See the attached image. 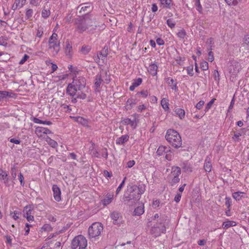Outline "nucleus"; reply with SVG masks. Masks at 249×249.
I'll list each match as a JSON object with an SVG mask.
<instances>
[{
    "label": "nucleus",
    "instance_id": "nucleus-1",
    "mask_svg": "<svg viewBox=\"0 0 249 249\" xmlns=\"http://www.w3.org/2000/svg\"><path fill=\"white\" fill-rule=\"evenodd\" d=\"M86 80L83 76H75L73 78L72 83H70L67 88L66 93L70 96L76 97L81 99L87 98L89 88L86 87Z\"/></svg>",
    "mask_w": 249,
    "mask_h": 249
},
{
    "label": "nucleus",
    "instance_id": "nucleus-2",
    "mask_svg": "<svg viewBox=\"0 0 249 249\" xmlns=\"http://www.w3.org/2000/svg\"><path fill=\"white\" fill-rule=\"evenodd\" d=\"M145 190L144 184L131 186L124 195V201L128 203L130 201H133L132 202L135 203L139 201Z\"/></svg>",
    "mask_w": 249,
    "mask_h": 249
},
{
    "label": "nucleus",
    "instance_id": "nucleus-3",
    "mask_svg": "<svg viewBox=\"0 0 249 249\" xmlns=\"http://www.w3.org/2000/svg\"><path fill=\"white\" fill-rule=\"evenodd\" d=\"M165 137L167 142L176 148L180 147L182 145L181 137L179 134L174 129H168Z\"/></svg>",
    "mask_w": 249,
    "mask_h": 249
},
{
    "label": "nucleus",
    "instance_id": "nucleus-4",
    "mask_svg": "<svg viewBox=\"0 0 249 249\" xmlns=\"http://www.w3.org/2000/svg\"><path fill=\"white\" fill-rule=\"evenodd\" d=\"M103 230V225L99 222L93 223L88 230V234L89 238L96 239L100 235L101 232Z\"/></svg>",
    "mask_w": 249,
    "mask_h": 249
},
{
    "label": "nucleus",
    "instance_id": "nucleus-5",
    "mask_svg": "<svg viewBox=\"0 0 249 249\" xmlns=\"http://www.w3.org/2000/svg\"><path fill=\"white\" fill-rule=\"evenodd\" d=\"M87 246V240L82 235L75 236L71 241V249H86Z\"/></svg>",
    "mask_w": 249,
    "mask_h": 249
},
{
    "label": "nucleus",
    "instance_id": "nucleus-6",
    "mask_svg": "<svg viewBox=\"0 0 249 249\" xmlns=\"http://www.w3.org/2000/svg\"><path fill=\"white\" fill-rule=\"evenodd\" d=\"M241 69L240 64L236 61L231 60L229 61L227 64V71L230 74L231 79L234 78Z\"/></svg>",
    "mask_w": 249,
    "mask_h": 249
},
{
    "label": "nucleus",
    "instance_id": "nucleus-7",
    "mask_svg": "<svg viewBox=\"0 0 249 249\" xmlns=\"http://www.w3.org/2000/svg\"><path fill=\"white\" fill-rule=\"evenodd\" d=\"M105 76L106 77L105 80L106 81V83H108L110 81V76L107 75V71H100L95 76L94 79V87L95 88L96 91H99L101 84L103 81V78Z\"/></svg>",
    "mask_w": 249,
    "mask_h": 249
},
{
    "label": "nucleus",
    "instance_id": "nucleus-8",
    "mask_svg": "<svg viewBox=\"0 0 249 249\" xmlns=\"http://www.w3.org/2000/svg\"><path fill=\"white\" fill-rule=\"evenodd\" d=\"M165 219L163 217L160 218L157 223L152 228V232L155 234V236H159L161 233H165L166 228L164 225Z\"/></svg>",
    "mask_w": 249,
    "mask_h": 249
},
{
    "label": "nucleus",
    "instance_id": "nucleus-9",
    "mask_svg": "<svg viewBox=\"0 0 249 249\" xmlns=\"http://www.w3.org/2000/svg\"><path fill=\"white\" fill-rule=\"evenodd\" d=\"M74 24L76 25V29L79 32L82 33L88 29V25L84 22L83 18L80 16L74 20Z\"/></svg>",
    "mask_w": 249,
    "mask_h": 249
},
{
    "label": "nucleus",
    "instance_id": "nucleus-10",
    "mask_svg": "<svg viewBox=\"0 0 249 249\" xmlns=\"http://www.w3.org/2000/svg\"><path fill=\"white\" fill-rule=\"evenodd\" d=\"M77 9H79V13L82 15H89V14L92 10V6L90 3H85L80 4Z\"/></svg>",
    "mask_w": 249,
    "mask_h": 249
},
{
    "label": "nucleus",
    "instance_id": "nucleus-11",
    "mask_svg": "<svg viewBox=\"0 0 249 249\" xmlns=\"http://www.w3.org/2000/svg\"><path fill=\"white\" fill-rule=\"evenodd\" d=\"M84 20V22L88 25V28L92 27V30L96 28L97 25L95 24V18H93L91 15H85L82 17Z\"/></svg>",
    "mask_w": 249,
    "mask_h": 249
},
{
    "label": "nucleus",
    "instance_id": "nucleus-12",
    "mask_svg": "<svg viewBox=\"0 0 249 249\" xmlns=\"http://www.w3.org/2000/svg\"><path fill=\"white\" fill-rule=\"evenodd\" d=\"M58 35L57 34L53 33L50 37L49 39V47L54 48L57 49L56 47H60V41L57 39Z\"/></svg>",
    "mask_w": 249,
    "mask_h": 249
},
{
    "label": "nucleus",
    "instance_id": "nucleus-13",
    "mask_svg": "<svg viewBox=\"0 0 249 249\" xmlns=\"http://www.w3.org/2000/svg\"><path fill=\"white\" fill-rule=\"evenodd\" d=\"M70 117L75 122L81 124L84 127L89 128V119H85L80 116H70Z\"/></svg>",
    "mask_w": 249,
    "mask_h": 249
},
{
    "label": "nucleus",
    "instance_id": "nucleus-14",
    "mask_svg": "<svg viewBox=\"0 0 249 249\" xmlns=\"http://www.w3.org/2000/svg\"><path fill=\"white\" fill-rule=\"evenodd\" d=\"M110 217L113 220L114 225H120L121 223L122 216L120 213L114 211L110 214Z\"/></svg>",
    "mask_w": 249,
    "mask_h": 249
},
{
    "label": "nucleus",
    "instance_id": "nucleus-15",
    "mask_svg": "<svg viewBox=\"0 0 249 249\" xmlns=\"http://www.w3.org/2000/svg\"><path fill=\"white\" fill-rule=\"evenodd\" d=\"M53 191V196L54 199L57 202H60L61 200V192L59 187L57 185H53L52 187Z\"/></svg>",
    "mask_w": 249,
    "mask_h": 249
},
{
    "label": "nucleus",
    "instance_id": "nucleus-16",
    "mask_svg": "<svg viewBox=\"0 0 249 249\" xmlns=\"http://www.w3.org/2000/svg\"><path fill=\"white\" fill-rule=\"evenodd\" d=\"M108 47L106 46L98 53L96 59L97 62H99L100 59L104 60L107 56L108 54Z\"/></svg>",
    "mask_w": 249,
    "mask_h": 249
},
{
    "label": "nucleus",
    "instance_id": "nucleus-17",
    "mask_svg": "<svg viewBox=\"0 0 249 249\" xmlns=\"http://www.w3.org/2000/svg\"><path fill=\"white\" fill-rule=\"evenodd\" d=\"M113 198V194L112 193H107L105 197L101 200V202L104 206L109 204Z\"/></svg>",
    "mask_w": 249,
    "mask_h": 249
},
{
    "label": "nucleus",
    "instance_id": "nucleus-18",
    "mask_svg": "<svg viewBox=\"0 0 249 249\" xmlns=\"http://www.w3.org/2000/svg\"><path fill=\"white\" fill-rule=\"evenodd\" d=\"M180 166L185 172L191 173L193 171L192 166L188 161H183L180 163Z\"/></svg>",
    "mask_w": 249,
    "mask_h": 249
},
{
    "label": "nucleus",
    "instance_id": "nucleus-19",
    "mask_svg": "<svg viewBox=\"0 0 249 249\" xmlns=\"http://www.w3.org/2000/svg\"><path fill=\"white\" fill-rule=\"evenodd\" d=\"M163 8L171 9L174 5L172 0H159Z\"/></svg>",
    "mask_w": 249,
    "mask_h": 249
},
{
    "label": "nucleus",
    "instance_id": "nucleus-20",
    "mask_svg": "<svg viewBox=\"0 0 249 249\" xmlns=\"http://www.w3.org/2000/svg\"><path fill=\"white\" fill-rule=\"evenodd\" d=\"M129 136L128 135H122L116 140V143L118 145H122L127 142L129 140Z\"/></svg>",
    "mask_w": 249,
    "mask_h": 249
},
{
    "label": "nucleus",
    "instance_id": "nucleus-21",
    "mask_svg": "<svg viewBox=\"0 0 249 249\" xmlns=\"http://www.w3.org/2000/svg\"><path fill=\"white\" fill-rule=\"evenodd\" d=\"M212 168V165L211 162V159L209 157H207L205 160L204 164V169L206 172H210Z\"/></svg>",
    "mask_w": 249,
    "mask_h": 249
},
{
    "label": "nucleus",
    "instance_id": "nucleus-22",
    "mask_svg": "<svg viewBox=\"0 0 249 249\" xmlns=\"http://www.w3.org/2000/svg\"><path fill=\"white\" fill-rule=\"evenodd\" d=\"M142 79L141 78H138L133 80L131 86L129 87V89L131 91H133L135 89L140 86L142 83Z\"/></svg>",
    "mask_w": 249,
    "mask_h": 249
},
{
    "label": "nucleus",
    "instance_id": "nucleus-23",
    "mask_svg": "<svg viewBox=\"0 0 249 249\" xmlns=\"http://www.w3.org/2000/svg\"><path fill=\"white\" fill-rule=\"evenodd\" d=\"M158 66L155 63H152L149 66L148 71L153 76H155L157 73Z\"/></svg>",
    "mask_w": 249,
    "mask_h": 249
},
{
    "label": "nucleus",
    "instance_id": "nucleus-24",
    "mask_svg": "<svg viewBox=\"0 0 249 249\" xmlns=\"http://www.w3.org/2000/svg\"><path fill=\"white\" fill-rule=\"evenodd\" d=\"M180 174L181 169L180 167L178 166L173 167L172 168V171L170 177H179V176Z\"/></svg>",
    "mask_w": 249,
    "mask_h": 249
},
{
    "label": "nucleus",
    "instance_id": "nucleus-25",
    "mask_svg": "<svg viewBox=\"0 0 249 249\" xmlns=\"http://www.w3.org/2000/svg\"><path fill=\"white\" fill-rule=\"evenodd\" d=\"M0 179L3 180L5 184H7L9 182L8 175L5 171L0 170Z\"/></svg>",
    "mask_w": 249,
    "mask_h": 249
},
{
    "label": "nucleus",
    "instance_id": "nucleus-26",
    "mask_svg": "<svg viewBox=\"0 0 249 249\" xmlns=\"http://www.w3.org/2000/svg\"><path fill=\"white\" fill-rule=\"evenodd\" d=\"M174 112L180 119H182L184 118L185 111L184 109L180 108H175L174 109Z\"/></svg>",
    "mask_w": 249,
    "mask_h": 249
},
{
    "label": "nucleus",
    "instance_id": "nucleus-27",
    "mask_svg": "<svg viewBox=\"0 0 249 249\" xmlns=\"http://www.w3.org/2000/svg\"><path fill=\"white\" fill-rule=\"evenodd\" d=\"M66 46L65 47V54L66 55L69 57H71L72 55L71 51H72V46L70 44L68 41L66 42Z\"/></svg>",
    "mask_w": 249,
    "mask_h": 249
},
{
    "label": "nucleus",
    "instance_id": "nucleus-28",
    "mask_svg": "<svg viewBox=\"0 0 249 249\" xmlns=\"http://www.w3.org/2000/svg\"><path fill=\"white\" fill-rule=\"evenodd\" d=\"M126 106L128 109H131L135 105L137 104V99L130 98L126 101Z\"/></svg>",
    "mask_w": 249,
    "mask_h": 249
},
{
    "label": "nucleus",
    "instance_id": "nucleus-29",
    "mask_svg": "<svg viewBox=\"0 0 249 249\" xmlns=\"http://www.w3.org/2000/svg\"><path fill=\"white\" fill-rule=\"evenodd\" d=\"M168 149L169 148L165 146L162 145L160 146L156 152V153L158 155L161 156L163 155L164 152H167Z\"/></svg>",
    "mask_w": 249,
    "mask_h": 249
},
{
    "label": "nucleus",
    "instance_id": "nucleus-30",
    "mask_svg": "<svg viewBox=\"0 0 249 249\" xmlns=\"http://www.w3.org/2000/svg\"><path fill=\"white\" fill-rule=\"evenodd\" d=\"M36 132L44 134H49L52 133V132L50 129L43 127H38L37 128Z\"/></svg>",
    "mask_w": 249,
    "mask_h": 249
},
{
    "label": "nucleus",
    "instance_id": "nucleus-31",
    "mask_svg": "<svg viewBox=\"0 0 249 249\" xmlns=\"http://www.w3.org/2000/svg\"><path fill=\"white\" fill-rule=\"evenodd\" d=\"M245 194V193L244 192L240 191L234 192L232 194V197L236 201H240L243 197V196L242 195Z\"/></svg>",
    "mask_w": 249,
    "mask_h": 249
},
{
    "label": "nucleus",
    "instance_id": "nucleus-32",
    "mask_svg": "<svg viewBox=\"0 0 249 249\" xmlns=\"http://www.w3.org/2000/svg\"><path fill=\"white\" fill-rule=\"evenodd\" d=\"M236 224V222L233 221H228L224 222L223 223V227L224 229H228L230 227L235 226Z\"/></svg>",
    "mask_w": 249,
    "mask_h": 249
},
{
    "label": "nucleus",
    "instance_id": "nucleus-33",
    "mask_svg": "<svg viewBox=\"0 0 249 249\" xmlns=\"http://www.w3.org/2000/svg\"><path fill=\"white\" fill-rule=\"evenodd\" d=\"M46 141L47 142V143L49 145H50L51 147H52L53 148H55L58 145V144L56 141L51 139L49 137H47L46 138Z\"/></svg>",
    "mask_w": 249,
    "mask_h": 249
},
{
    "label": "nucleus",
    "instance_id": "nucleus-34",
    "mask_svg": "<svg viewBox=\"0 0 249 249\" xmlns=\"http://www.w3.org/2000/svg\"><path fill=\"white\" fill-rule=\"evenodd\" d=\"M244 134H245V132H244L243 129H240L239 131H236L234 133V136L232 138H233V139L235 141H238L239 137L241 136L242 135H243Z\"/></svg>",
    "mask_w": 249,
    "mask_h": 249
},
{
    "label": "nucleus",
    "instance_id": "nucleus-35",
    "mask_svg": "<svg viewBox=\"0 0 249 249\" xmlns=\"http://www.w3.org/2000/svg\"><path fill=\"white\" fill-rule=\"evenodd\" d=\"M144 213L143 207H138L136 208L134 211V214L135 215H141Z\"/></svg>",
    "mask_w": 249,
    "mask_h": 249
},
{
    "label": "nucleus",
    "instance_id": "nucleus-36",
    "mask_svg": "<svg viewBox=\"0 0 249 249\" xmlns=\"http://www.w3.org/2000/svg\"><path fill=\"white\" fill-rule=\"evenodd\" d=\"M32 209L31 207L28 206H26L24 208L23 213H24V217H26L28 216L31 215Z\"/></svg>",
    "mask_w": 249,
    "mask_h": 249
},
{
    "label": "nucleus",
    "instance_id": "nucleus-37",
    "mask_svg": "<svg viewBox=\"0 0 249 249\" xmlns=\"http://www.w3.org/2000/svg\"><path fill=\"white\" fill-rule=\"evenodd\" d=\"M43 31L44 29L43 27L41 26H38L37 28L36 29V38L37 37L40 38L42 36Z\"/></svg>",
    "mask_w": 249,
    "mask_h": 249
},
{
    "label": "nucleus",
    "instance_id": "nucleus-38",
    "mask_svg": "<svg viewBox=\"0 0 249 249\" xmlns=\"http://www.w3.org/2000/svg\"><path fill=\"white\" fill-rule=\"evenodd\" d=\"M161 105L163 108L165 110H167L169 109V103L168 102V100L166 98H163L161 101Z\"/></svg>",
    "mask_w": 249,
    "mask_h": 249
},
{
    "label": "nucleus",
    "instance_id": "nucleus-39",
    "mask_svg": "<svg viewBox=\"0 0 249 249\" xmlns=\"http://www.w3.org/2000/svg\"><path fill=\"white\" fill-rule=\"evenodd\" d=\"M51 14V11L49 9H43L41 12V16L44 19L47 18Z\"/></svg>",
    "mask_w": 249,
    "mask_h": 249
},
{
    "label": "nucleus",
    "instance_id": "nucleus-40",
    "mask_svg": "<svg viewBox=\"0 0 249 249\" xmlns=\"http://www.w3.org/2000/svg\"><path fill=\"white\" fill-rule=\"evenodd\" d=\"M166 23L168 27H169L170 28L173 29L175 27L176 25V22L174 20V19L172 18H168L166 20Z\"/></svg>",
    "mask_w": 249,
    "mask_h": 249
},
{
    "label": "nucleus",
    "instance_id": "nucleus-41",
    "mask_svg": "<svg viewBox=\"0 0 249 249\" xmlns=\"http://www.w3.org/2000/svg\"><path fill=\"white\" fill-rule=\"evenodd\" d=\"M13 95H14V94L12 92H9L7 91H0V96L1 97H12Z\"/></svg>",
    "mask_w": 249,
    "mask_h": 249
},
{
    "label": "nucleus",
    "instance_id": "nucleus-42",
    "mask_svg": "<svg viewBox=\"0 0 249 249\" xmlns=\"http://www.w3.org/2000/svg\"><path fill=\"white\" fill-rule=\"evenodd\" d=\"M178 37L180 39H184L186 36V33L184 29L180 30L178 32L177 34Z\"/></svg>",
    "mask_w": 249,
    "mask_h": 249
},
{
    "label": "nucleus",
    "instance_id": "nucleus-43",
    "mask_svg": "<svg viewBox=\"0 0 249 249\" xmlns=\"http://www.w3.org/2000/svg\"><path fill=\"white\" fill-rule=\"evenodd\" d=\"M56 48L57 49H55V47H54V48L52 47L48 48L49 50L51 51L53 56L56 55L59 51H60V47H56Z\"/></svg>",
    "mask_w": 249,
    "mask_h": 249
},
{
    "label": "nucleus",
    "instance_id": "nucleus-44",
    "mask_svg": "<svg viewBox=\"0 0 249 249\" xmlns=\"http://www.w3.org/2000/svg\"><path fill=\"white\" fill-rule=\"evenodd\" d=\"M122 123L125 125L130 124L131 126H133L135 123L134 121H132L130 119L125 118L122 121Z\"/></svg>",
    "mask_w": 249,
    "mask_h": 249
},
{
    "label": "nucleus",
    "instance_id": "nucleus-45",
    "mask_svg": "<svg viewBox=\"0 0 249 249\" xmlns=\"http://www.w3.org/2000/svg\"><path fill=\"white\" fill-rule=\"evenodd\" d=\"M20 214V212L15 211L14 212H11L10 215L14 219L16 220L18 218Z\"/></svg>",
    "mask_w": 249,
    "mask_h": 249
},
{
    "label": "nucleus",
    "instance_id": "nucleus-46",
    "mask_svg": "<svg viewBox=\"0 0 249 249\" xmlns=\"http://www.w3.org/2000/svg\"><path fill=\"white\" fill-rule=\"evenodd\" d=\"M33 10L32 9H28L25 13V17L27 19H30L33 14Z\"/></svg>",
    "mask_w": 249,
    "mask_h": 249
},
{
    "label": "nucleus",
    "instance_id": "nucleus-47",
    "mask_svg": "<svg viewBox=\"0 0 249 249\" xmlns=\"http://www.w3.org/2000/svg\"><path fill=\"white\" fill-rule=\"evenodd\" d=\"M241 0H225L229 5H236Z\"/></svg>",
    "mask_w": 249,
    "mask_h": 249
},
{
    "label": "nucleus",
    "instance_id": "nucleus-48",
    "mask_svg": "<svg viewBox=\"0 0 249 249\" xmlns=\"http://www.w3.org/2000/svg\"><path fill=\"white\" fill-rule=\"evenodd\" d=\"M172 178L171 180V181H170V184H171V186H174L175 184H176L177 183H178L180 180L179 177H172Z\"/></svg>",
    "mask_w": 249,
    "mask_h": 249
},
{
    "label": "nucleus",
    "instance_id": "nucleus-49",
    "mask_svg": "<svg viewBox=\"0 0 249 249\" xmlns=\"http://www.w3.org/2000/svg\"><path fill=\"white\" fill-rule=\"evenodd\" d=\"M246 46V49L249 50V35H247L244 37V46Z\"/></svg>",
    "mask_w": 249,
    "mask_h": 249
},
{
    "label": "nucleus",
    "instance_id": "nucleus-50",
    "mask_svg": "<svg viewBox=\"0 0 249 249\" xmlns=\"http://www.w3.org/2000/svg\"><path fill=\"white\" fill-rule=\"evenodd\" d=\"M195 5L196 6V10L198 11L199 14H202V7L200 4V2H195Z\"/></svg>",
    "mask_w": 249,
    "mask_h": 249
},
{
    "label": "nucleus",
    "instance_id": "nucleus-51",
    "mask_svg": "<svg viewBox=\"0 0 249 249\" xmlns=\"http://www.w3.org/2000/svg\"><path fill=\"white\" fill-rule=\"evenodd\" d=\"M225 200H226L225 205L228 208V211H230V207L231 205V198L229 197H226Z\"/></svg>",
    "mask_w": 249,
    "mask_h": 249
},
{
    "label": "nucleus",
    "instance_id": "nucleus-52",
    "mask_svg": "<svg viewBox=\"0 0 249 249\" xmlns=\"http://www.w3.org/2000/svg\"><path fill=\"white\" fill-rule=\"evenodd\" d=\"M215 100V99H213L209 103H207V104L206 105V106L205 107V112L208 111L211 108Z\"/></svg>",
    "mask_w": 249,
    "mask_h": 249
},
{
    "label": "nucleus",
    "instance_id": "nucleus-53",
    "mask_svg": "<svg viewBox=\"0 0 249 249\" xmlns=\"http://www.w3.org/2000/svg\"><path fill=\"white\" fill-rule=\"evenodd\" d=\"M26 0H16L15 3L17 4L19 8H22L25 4Z\"/></svg>",
    "mask_w": 249,
    "mask_h": 249
},
{
    "label": "nucleus",
    "instance_id": "nucleus-54",
    "mask_svg": "<svg viewBox=\"0 0 249 249\" xmlns=\"http://www.w3.org/2000/svg\"><path fill=\"white\" fill-rule=\"evenodd\" d=\"M200 68L203 71H206L208 69V63L206 61H203L200 63Z\"/></svg>",
    "mask_w": 249,
    "mask_h": 249
},
{
    "label": "nucleus",
    "instance_id": "nucleus-55",
    "mask_svg": "<svg viewBox=\"0 0 249 249\" xmlns=\"http://www.w3.org/2000/svg\"><path fill=\"white\" fill-rule=\"evenodd\" d=\"M52 227L51 226V225L49 224H44L41 228V230L44 231H52Z\"/></svg>",
    "mask_w": 249,
    "mask_h": 249
},
{
    "label": "nucleus",
    "instance_id": "nucleus-56",
    "mask_svg": "<svg viewBox=\"0 0 249 249\" xmlns=\"http://www.w3.org/2000/svg\"><path fill=\"white\" fill-rule=\"evenodd\" d=\"M141 95L142 97L145 98L148 95V92L147 90H142L140 92H138L136 94V95L139 96Z\"/></svg>",
    "mask_w": 249,
    "mask_h": 249
},
{
    "label": "nucleus",
    "instance_id": "nucleus-57",
    "mask_svg": "<svg viewBox=\"0 0 249 249\" xmlns=\"http://www.w3.org/2000/svg\"><path fill=\"white\" fill-rule=\"evenodd\" d=\"M41 0H30V4L33 6H37L40 5Z\"/></svg>",
    "mask_w": 249,
    "mask_h": 249
},
{
    "label": "nucleus",
    "instance_id": "nucleus-58",
    "mask_svg": "<svg viewBox=\"0 0 249 249\" xmlns=\"http://www.w3.org/2000/svg\"><path fill=\"white\" fill-rule=\"evenodd\" d=\"M90 51V48L88 46H83L81 49V53L84 54H87Z\"/></svg>",
    "mask_w": 249,
    "mask_h": 249
},
{
    "label": "nucleus",
    "instance_id": "nucleus-59",
    "mask_svg": "<svg viewBox=\"0 0 249 249\" xmlns=\"http://www.w3.org/2000/svg\"><path fill=\"white\" fill-rule=\"evenodd\" d=\"M213 75L214 80L218 82L219 81L220 78H219V72L217 70L214 71Z\"/></svg>",
    "mask_w": 249,
    "mask_h": 249
},
{
    "label": "nucleus",
    "instance_id": "nucleus-60",
    "mask_svg": "<svg viewBox=\"0 0 249 249\" xmlns=\"http://www.w3.org/2000/svg\"><path fill=\"white\" fill-rule=\"evenodd\" d=\"M11 175L14 179H15L17 176V171H16V167H15V165H14L11 168Z\"/></svg>",
    "mask_w": 249,
    "mask_h": 249
},
{
    "label": "nucleus",
    "instance_id": "nucleus-61",
    "mask_svg": "<svg viewBox=\"0 0 249 249\" xmlns=\"http://www.w3.org/2000/svg\"><path fill=\"white\" fill-rule=\"evenodd\" d=\"M125 179H126V177H125L124 178V179L122 181V182H121V183L120 184V185L117 188V189L116 190V194H118L119 193V192L121 191V190L122 189L123 187L124 186Z\"/></svg>",
    "mask_w": 249,
    "mask_h": 249
},
{
    "label": "nucleus",
    "instance_id": "nucleus-62",
    "mask_svg": "<svg viewBox=\"0 0 249 249\" xmlns=\"http://www.w3.org/2000/svg\"><path fill=\"white\" fill-rule=\"evenodd\" d=\"M19 180L20 183V185L22 186H24L25 185V182L24 180V177L21 173H20L18 176Z\"/></svg>",
    "mask_w": 249,
    "mask_h": 249
},
{
    "label": "nucleus",
    "instance_id": "nucleus-63",
    "mask_svg": "<svg viewBox=\"0 0 249 249\" xmlns=\"http://www.w3.org/2000/svg\"><path fill=\"white\" fill-rule=\"evenodd\" d=\"M212 49L211 48L210 49V51L208 53V60L210 62H212L214 60L213 54V53L212 52Z\"/></svg>",
    "mask_w": 249,
    "mask_h": 249
},
{
    "label": "nucleus",
    "instance_id": "nucleus-64",
    "mask_svg": "<svg viewBox=\"0 0 249 249\" xmlns=\"http://www.w3.org/2000/svg\"><path fill=\"white\" fill-rule=\"evenodd\" d=\"M29 56L27 54H25L24 55L23 57H22V58L20 60L19 64L20 65L23 64L26 62V61L27 60V59L29 58Z\"/></svg>",
    "mask_w": 249,
    "mask_h": 249
}]
</instances>
